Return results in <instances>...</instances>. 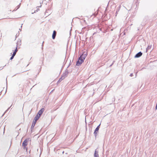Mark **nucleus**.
Wrapping results in <instances>:
<instances>
[{"mask_svg": "<svg viewBox=\"0 0 157 157\" xmlns=\"http://www.w3.org/2000/svg\"><path fill=\"white\" fill-rule=\"evenodd\" d=\"M86 56V54H85L84 53H83L79 57V60H80L82 62H83Z\"/></svg>", "mask_w": 157, "mask_h": 157, "instance_id": "obj_1", "label": "nucleus"}, {"mask_svg": "<svg viewBox=\"0 0 157 157\" xmlns=\"http://www.w3.org/2000/svg\"><path fill=\"white\" fill-rule=\"evenodd\" d=\"M28 140L27 139L25 140L23 142L22 146L24 149H27V148L26 147V146L27 145Z\"/></svg>", "mask_w": 157, "mask_h": 157, "instance_id": "obj_2", "label": "nucleus"}, {"mask_svg": "<svg viewBox=\"0 0 157 157\" xmlns=\"http://www.w3.org/2000/svg\"><path fill=\"white\" fill-rule=\"evenodd\" d=\"M99 13H101V10H96L94 13H93V15L94 17H95L98 14H99L100 16H103V15L102 14H101Z\"/></svg>", "mask_w": 157, "mask_h": 157, "instance_id": "obj_3", "label": "nucleus"}, {"mask_svg": "<svg viewBox=\"0 0 157 157\" xmlns=\"http://www.w3.org/2000/svg\"><path fill=\"white\" fill-rule=\"evenodd\" d=\"M44 110V108H42L39 111L37 115H38V116H40H40L43 113Z\"/></svg>", "mask_w": 157, "mask_h": 157, "instance_id": "obj_4", "label": "nucleus"}, {"mask_svg": "<svg viewBox=\"0 0 157 157\" xmlns=\"http://www.w3.org/2000/svg\"><path fill=\"white\" fill-rule=\"evenodd\" d=\"M68 70L67 69H66L65 71V72L62 75V76L64 77V78L67 76V75L68 74Z\"/></svg>", "mask_w": 157, "mask_h": 157, "instance_id": "obj_5", "label": "nucleus"}, {"mask_svg": "<svg viewBox=\"0 0 157 157\" xmlns=\"http://www.w3.org/2000/svg\"><path fill=\"white\" fill-rule=\"evenodd\" d=\"M142 53L141 52H140L138 53H137L135 56V57L136 58H139L142 55Z\"/></svg>", "mask_w": 157, "mask_h": 157, "instance_id": "obj_6", "label": "nucleus"}, {"mask_svg": "<svg viewBox=\"0 0 157 157\" xmlns=\"http://www.w3.org/2000/svg\"><path fill=\"white\" fill-rule=\"evenodd\" d=\"M56 32L55 30H54L52 35V38L53 39H55L56 35Z\"/></svg>", "mask_w": 157, "mask_h": 157, "instance_id": "obj_7", "label": "nucleus"}, {"mask_svg": "<svg viewBox=\"0 0 157 157\" xmlns=\"http://www.w3.org/2000/svg\"><path fill=\"white\" fill-rule=\"evenodd\" d=\"M83 62H82L80 60H79V58H78V60L77 61L76 63V65L78 66H79L81 65Z\"/></svg>", "mask_w": 157, "mask_h": 157, "instance_id": "obj_8", "label": "nucleus"}, {"mask_svg": "<svg viewBox=\"0 0 157 157\" xmlns=\"http://www.w3.org/2000/svg\"><path fill=\"white\" fill-rule=\"evenodd\" d=\"M40 116H38V115H36V116L35 117L33 121H35L36 122L40 118Z\"/></svg>", "mask_w": 157, "mask_h": 157, "instance_id": "obj_9", "label": "nucleus"}, {"mask_svg": "<svg viewBox=\"0 0 157 157\" xmlns=\"http://www.w3.org/2000/svg\"><path fill=\"white\" fill-rule=\"evenodd\" d=\"M99 129L96 128V129L95 130L94 132V135L95 136V137H96L97 135V133H98V132Z\"/></svg>", "mask_w": 157, "mask_h": 157, "instance_id": "obj_10", "label": "nucleus"}, {"mask_svg": "<svg viewBox=\"0 0 157 157\" xmlns=\"http://www.w3.org/2000/svg\"><path fill=\"white\" fill-rule=\"evenodd\" d=\"M36 122H35V121H33V123H32V125L31 126V130L33 129L34 127L35 126V125L36 124Z\"/></svg>", "mask_w": 157, "mask_h": 157, "instance_id": "obj_11", "label": "nucleus"}, {"mask_svg": "<svg viewBox=\"0 0 157 157\" xmlns=\"http://www.w3.org/2000/svg\"><path fill=\"white\" fill-rule=\"evenodd\" d=\"M94 157H99L98 151L96 150H95L94 153Z\"/></svg>", "mask_w": 157, "mask_h": 157, "instance_id": "obj_12", "label": "nucleus"}, {"mask_svg": "<svg viewBox=\"0 0 157 157\" xmlns=\"http://www.w3.org/2000/svg\"><path fill=\"white\" fill-rule=\"evenodd\" d=\"M64 79V77L61 76V78L58 81V82H60Z\"/></svg>", "mask_w": 157, "mask_h": 157, "instance_id": "obj_13", "label": "nucleus"}, {"mask_svg": "<svg viewBox=\"0 0 157 157\" xmlns=\"http://www.w3.org/2000/svg\"><path fill=\"white\" fill-rule=\"evenodd\" d=\"M21 40H18L17 43V45H16V46L17 47V46L19 44L20 45L21 44Z\"/></svg>", "mask_w": 157, "mask_h": 157, "instance_id": "obj_14", "label": "nucleus"}, {"mask_svg": "<svg viewBox=\"0 0 157 157\" xmlns=\"http://www.w3.org/2000/svg\"><path fill=\"white\" fill-rule=\"evenodd\" d=\"M21 4L20 3L14 10H17L20 7Z\"/></svg>", "mask_w": 157, "mask_h": 157, "instance_id": "obj_15", "label": "nucleus"}, {"mask_svg": "<svg viewBox=\"0 0 157 157\" xmlns=\"http://www.w3.org/2000/svg\"><path fill=\"white\" fill-rule=\"evenodd\" d=\"M41 5L40 6H36V10H39V8L41 7Z\"/></svg>", "mask_w": 157, "mask_h": 157, "instance_id": "obj_16", "label": "nucleus"}, {"mask_svg": "<svg viewBox=\"0 0 157 157\" xmlns=\"http://www.w3.org/2000/svg\"><path fill=\"white\" fill-rule=\"evenodd\" d=\"M151 48V47L149 46H148L147 48L146 49V52H147V50Z\"/></svg>", "mask_w": 157, "mask_h": 157, "instance_id": "obj_17", "label": "nucleus"}, {"mask_svg": "<svg viewBox=\"0 0 157 157\" xmlns=\"http://www.w3.org/2000/svg\"><path fill=\"white\" fill-rule=\"evenodd\" d=\"M16 53L17 52H15L14 51L12 55L15 56L16 54Z\"/></svg>", "mask_w": 157, "mask_h": 157, "instance_id": "obj_18", "label": "nucleus"}, {"mask_svg": "<svg viewBox=\"0 0 157 157\" xmlns=\"http://www.w3.org/2000/svg\"><path fill=\"white\" fill-rule=\"evenodd\" d=\"M115 99L114 97L112 99V103L113 102L115 101Z\"/></svg>", "mask_w": 157, "mask_h": 157, "instance_id": "obj_19", "label": "nucleus"}, {"mask_svg": "<svg viewBox=\"0 0 157 157\" xmlns=\"http://www.w3.org/2000/svg\"><path fill=\"white\" fill-rule=\"evenodd\" d=\"M14 56L12 55L10 58V59L12 60Z\"/></svg>", "mask_w": 157, "mask_h": 157, "instance_id": "obj_20", "label": "nucleus"}, {"mask_svg": "<svg viewBox=\"0 0 157 157\" xmlns=\"http://www.w3.org/2000/svg\"><path fill=\"white\" fill-rule=\"evenodd\" d=\"M18 51V49H17V47L16 46V49L15 50L14 52H17Z\"/></svg>", "mask_w": 157, "mask_h": 157, "instance_id": "obj_21", "label": "nucleus"}, {"mask_svg": "<svg viewBox=\"0 0 157 157\" xmlns=\"http://www.w3.org/2000/svg\"><path fill=\"white\" fill-rule=\"evenodd\" d=\"M100 125H101V123L98 125V126L96 128L99 129L100 128Z\"/></svg>", "mask_w": 157, "mask_h": 157, "instance_id": "obj_22", "label": "nucleus"}, {"mask_svg": "<svg viewBox=\"0 0 157 157\" xmlns=\"http://www.w3.org/2000/svg\"><path fill=\"white\" fill-rule=\"evenodd\" d=\"M44 1H46V0H43V2H44V3H45L46 4H47L45 2H44ZM49 1V0H46V2H48Z\"/></svg>", "mask_w": 157, "mask_h": 157, "instance_id": "obj_23", "label": "nucleus"}, {"mask_svg": "<svg viewBox=\"0 0 157 157\" xmlns=\"http://www.w3.org/2000/svg\"><path fill=\"white\" fill-rule=\"evenodd\" d=\"M130 76V77H132L133 76V74L132 73H131L130 74V75H129Z\"/></svg>", "mask_w": 157, "mask_h": 157, "instance_id": "obj_24", "label": "nucleus"}, {"mask_svg": "<svg viewBox=\"0 0 157 157\" xmlns=\"http://www.w3.org/2000/svg\"><path fill=\"white\" fill-rule=\"evenodd\" d=\"M12 105H11V106L9 107V108L7 109L5 111V113H6V111H7L10 108V107L12 106Z\"/></svg>", "mask_w": 157, "mask_h": 157, "instance_id": "obj_25", "label": "nucleus"}, {"mask_svg": "<svg viewBox=\"0 0 157 157\" xmlns=\"http://www.w3.org/2000/svg\"><path fill=\"white\" fill-rule=\"evenodd\" d=\"M37 11H38V10H35L34 12L33 13V12L32 13V14H33L34 13H35L36 12H37Z\"/></svg>", "mask_w": 157, "mask_h": 157, "instance_id": "obj_26", "label": "nucleus"}, {"mask_svg": "<svg viewBox=\"0 0 157 157\" xmlns=\"http://www.w3.org/2000/svg\"><path fill=\"white\" fill-rule=\"evenodd\" d=\"M114 62V61H113V63H112L111 65H110L109 67H111V66L113 64Z\"/></svg>", "mask_w": 157, "mask_h": 157, "instance_id": "obj_27", "label": "nucleus"}, {"mask_svg": "<svg viewBox=\"0 0 157 157\" xmlns=\"http://www.w3.org/2000/svg\"><path fill=\"white\" fill-rule=\"evenodd\" d=\"M44 41H43V43H42V49H43V44L44 43Z\"/></svg>", "mask_w": 157, "mask_h": 157, "instance_id": "obj_28", "label": "nucleus"}, {"mask_svg": "<svg viewBox=\"0 0 157 157\" xmlns=\"http://www.w3.org/2000/svg\"><path fill=\"white\" fill-rule=\"evenodd\" d=\"M3 67H0V70H2V69H3Z\"/></svg>", "mask_w": 157, "mask_h": 157, "instance_id": "obj_29", "label": "nucleus"}, {"mask_svg": "<svg viewBox=\"0 0 157 157\" xmlns=\"http://www.w3.org/2000/svg\"><path fill=\"white\" fill-rule=\"evenodd\" d=\"M155 109H157V102L156 104V107H155Z\"/></svg>", "mask_w": 157, "mask_h": 157, "instance_id": "obj_30", "label": "nucleus"}, {"mask_svg": "<svg viewBox=\"0 0 157 157\" xmlns=\"http://www.w3.org/2000/svg\"><path fill=\"white\" fill-rule=\"evenodd\" d=\"M20 157H25V156L24 155H22Z\"/></svg>", "mask_w": 157, "mask_h": 157, "instance_id": "obj_31", "label": "nucleus"}, {"mask_svg": "<svg viewBox=\"0 0 157 157\" xmlns=\"http://www.w3.org/2000/svg\"><path fill=\"white\" fill-rule=\"evenodd\" d=\"M101 7H99V8L98 9V10H99V9H101Z\"/></svg>", "mask_w": 157, "mask_h": 157, "instance_id": "obj_32", "label": "nucleus"}, {"mask_svg": "<svg viewBox=\"0 0 157 157\" xmlns=\"http://www.w3.org/2000/svg\"><path fill=\"white\" fill-rule=\"evenodd\" d=\"M106 10H105V11H104V13H105V12H106Z\"/></svg>", "mask_w": 157, "mask_h": 157, "instance_id": "obj_33", "label": "nucleus"}, {"mask_svg": "<svg viewBox=\"0 0 157 157\" xmlns=\"http://www.w3.org/2000/svg\"><path fill=\"white\" fill-rule=\"evenodd\" d=\"M21 29H19V30H20L21 31Z\"/></svg>", "mask_w": 157, "mask_h": 157, "instance_id": "obj_34", "label": "nucleus"}, {"mask_svg": "<svg viewBox=\"0 0 157 157\" xmlns=\"http://www.w3.org/2000/svg\"><path fill=\"white\" fill-rule=\"evenodd\" d=\"M117 13V12H116V13Z\"/></svg>", "mask_w": 157, "mask_h": 157, "instance_id": "obj_35", "label": "nucleus"}, {"mask_svg": "<svg viewBox=\"0 0 157 157\" xmlns=\"http://www.w3.org/2000/svg\"><path fill=\"white\" fill-rule=\"evenodd\" d=\"M136 75H137V73H136Z\"/></svg>", "mask_w": 157, "mask_h": 157, "instance_id": "obj_36", "label": "nucleus"}, {"mask_svg": "<svg viewBox=\"0 0 157 157\" xmlns=\"http://www.w3.org/2000/svg\"><path fill=\"white\" fill-rule=\"evenodd\" d=\"M105 10H107V9H106V8H105Z\"/></svg>", "mask_w": 157, "mask_h": 157, "instance_id": "obj_37", "label": "nucleus"}, {"mask_svg": "<svg viewBox=\"0 0 157 157\" xmlns=\"http://www.w3.org/2000/svg\"><path fill=\"white\" fill-rule=\"evenodd\" d=\"M70 65V64H69V65H68V67H68Z\"/></svg>", "mask_w": 157, "mask_h": 157, "instance_id": "obj_38", "label": "nucleus"}]
</instances>
